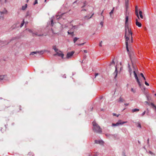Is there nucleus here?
Masks as SVG:
<instances>
[{"label":"nucleus","instance_id":"obj_1","mask_svg":"<svg viewBox=\"0 0 156 156\" xmlns=\"http://www.w3.org/2000/svg\"><path fill=\"white\" fill-rule=\"evenodd\" d=\"M125 37L126 39V41H128L129 40V37H131V41L132 42L133 41V37H132V33L131 32V29L129 27H125Z\"/></svg>","mask_w":156,"mask_h":156},{"label":"nucleus","instance_id":"obj_2","mask_svg":"<svg viewBox=\"0 0 156 156\" xmlns=\"http://www.w3.org/2000/svg\"><path fill=\"white\" fill-rule=\"evenodd\" d=\"M92 124L93 126L92 129L94 132L98 133H102V129L95 121L93 122Z\"/></svg>","mask_w":156,"mask_h":156},{"label":"nucleus","instance_id":"obj_3","mask_svg":"<svg viewBox=\"0 0 156 156\" xmlns=\"http://www.w3.org/2000/svg\"><path fill=\"white\" fill-rule=\"evenodd\" d=\"M127 122L126 121L122 122L121 120H119L116 123H112V126H118L120 125H122Z\"/></svg>","mask_w":156,"mask_h":156},{"label":"nucleus","instance_id":"obj_4","mask_svg":"<svg viewBox=\"0 0 156 156\" xmlns=\"http://www.w3.org/2000/svg\"><path fill=\"white\" fill-rule=\"evenodd\" d=\"M133 67L134 69V70L133 71V72L134 73L135 77L136 79V81L137 82V83H138V85H139V86L140 87L141 85V83H140L139 81V80L137 77V75L135 72V70H136L135 66H133Z\"/></svg>","mask_w":156,"mask_h":156},{"label":"nucleus","instance_id":"obj_5","mask_svg":"<svg viewBox=\"0 0 156 156\" xmlns=\"http://www.w3.org/2000/svg\"><path fill=\"white\" fill-rule=\"evenodd\" d=\"M58 55L59 57H61L62 58H64V54L62 53V52L59 51L57 52L56 54L54 55V56Z\"/></svg>","mask_w":156,"mask_h":156},{"label":"nucleus","instance_id":"obj_6","mask_svg":"<svg viewBox=\"0 0 156 156\" xmlns=\"http://www.w3.org/2000/svg\"><path fill=\"white\" fill-rule=\"evenodd\" d=\"M74 53V52L73 51H72L71 52H68L67 53L66 57V58L68 59L69 58H71V57L73 55Z\"/></svg>","mask_w":156,"mask_h":156},{"label":"nucleus","instance_id":"obj_7","mask_svg":"<svg viewBox=\"0 0 156 156\" xmlns=\"http://www.w3.org/2000/svg\"><path fill=\"white\" fill-rule=\"evenodd\" d=\"M6 12L7 10L5 9L2 11H0V19L3 18L4 15L6 13Z\"/></svg>","mask_w":156,"mask_h":156},{"label":"nucleus","instance_id":"obj_8","mask_svg":"<svg viewBox=\"0 0 156 156\" xmlns=\"http://www.w3.org/2000/svg\"><path fill=\"white\" fill-rule=\"evenodd\" d=\"M128 20H129L128 16H127V14H126L125 27H129V23L128 22Z\"/></svg>","mask_w":156,"mask_h":156},{"label":"nucleus","instance_id":"obj_9","mask_svg":"<svg viewBox=\"0 0 156 156\" xmlns=\"http://www.w3.org/2000/svg\"><path fill=\"white\" fill-rule=\"evenodd\" d=\"M44 53V51H34L33 52H31L30 55H34V54H36L37 53H39V54L40 55H42Z\"/></svg>","mask_w":156,"mask_h":156},{"label":"nucleus","instance_id":"obj_10","mask_svg":"<svg viewBox=\"0 0 156 156\" xmlns=\"http://www.w3.org/2000/svg\"><path fill=\"white\" fill-rule=\"evenodd\" d=\"M115 70L114 73H113V75L114 76V78L115 79L117 76L118 74V71L117 70V66H115Z\"/></svg>","mask_w":156,"mask_h":156},{"label":"nucleus","instance_id":"obj_11","mask_svg":"<svg viewBox=\"0 0 156 156\" xmlns=\"http://www.w3.org/2000/svg\"><path fill=\"white\" fill-rule=\"evenodd\" d=\"M135 14L138 19H140L138 13V6H136L135 7Z\"/></svg>","mask_w":156,"mask_h":156},{"label":"nucleus","instance_id":"obj_12","mask_svg":"<svg viewBox=\"0 0 156 156\" xmlns=\"http://www.w3.org/2000/svg\"><path fill=\"white\" fill-rule=\"evenodd\" d=\"M95 144H103L104 142L102 140H95Z\"/></svg>","mask_w":156,"mask_h":156},{"label":"nucleus","instance_id":"obj_13","mask_svg":"<svg viewBox=\"0 0 156 156\" xmlns=\"http://www.w3.org/2000/svg\"><path fill=\"white\" fill-rule=\"evenodd\" d=\"M136 25L139 27H141L142 26L141 24L140 23L138 22V20L137 19H136Z\"/></svg>","mask_w":156,"mask_h":156},{"label":"nucleus","instance_id":"obj_14","mask_svg":"<svg viewBox=\"0 0 156 156\" xmlns=\"http://www.w3.org/2000/svg\"><path fill=\"white\" fill-rule=\"evenodd\" d=\"M129 4V0H125V6L126 7V11L128 8V5Z\"/></svg>","mask_w":156,"mask_h":156},{"label":"nucleus","instance_id":"obj_15","mask_svg":"<svg viewBox=\"0 0 156 156\" xmlns=\"http://www.w3.org/2000/svg\"><path fill=\"white\" fill-rule=\"evenodd\" d=\"M125 100L123 99V98L122 97H120L119 99V101H118V102H122L124 101H125Z\"/></svg>","mask_w":156,"mask_h":156},{"label":"nucleus","instance_id":"obj_16","mask_svg":"<svg viewBox=\"0 0 156 156\" xmlns=\"http://www.w3.org/2000/svg\"><path fill=\"white\" fill-rule=\"evenodd\" d=\"M78 28V26L77 25L73 26L72 28L71 29V30H75L77 29Z\"/></svg>","mask_w":156,"mask_h":156},{"label":"nucleus","instance_id":"obj_17","mask_svg":"<svg viewBox=\"0 0 156 156\" xmlns=\"http://www.w3.org/2000/svg\"><path fill=\"white\" fill-rule=\"evenodd\" d=\"M105 135L108 137H110V136L115 137L116 136V135H112L109 134H105Z\"/></svg>","mask_w":156,"mask_h":156},{"label":"nucleus","instance_id":"obj_18","mask_svg":"<svg viewBox=\"0 0 156 156\" xmlns=\"http://www.w3.org/2000/svg\"><path fill=\"white\" fill-rule=\"evenodd\" d=\"M52 48L55 50L56 53L58 52V49L56 48V46L55 45L53 46Z\"/></svg>","mask_w":156,"mask_h":156},{"label":"nucleus","instance_id":"obj_19","mask_svg":"<svg viewBox=\"0 0 156 156\" xmlns=\"http://www.w3.org/2000/svg\"><path fill=\"white\" fill-rule=\"evenodd\" d=\"M139 111V109L138 108H135L132 110V112L133 113H134L136 112H138Z\"/></svg>","mask_w":156,"mask_h":156},{"label":"nucleus","instance_id":"obj_20","mask_svg":"<svg viewBox=\"0 0 156 156\" xmlns=\"http://www.w3.org/2000/svg\"><path fill=\"white\" fill-rule=\"evenodd\" d=\"M43 34H38V33L37 32H36L35 33H34V34H33V35L34 36V35H36V36H41L43 35Z\"/></svg>","mask_w":156,"mask_h":156},{"label":"nucleus","instance_id":"obj_21","mask_svg":"<svg viewBox=\"0 0 156 156\" xmlns=\"http://www.w3.org/2000/svg\"><path fill=\"white\" fill-rule=\"evenodd\" d=\"M142 13V11H140L139 12V15H140V17L141 19H143V16Z\"/></svg>","mask_w":156,"mask_h":156},{"label":"nucleus","instance_id":"obj_22","mask_svg":"<svg viewBox=\"0 0 156 156\" xmlns=\"http://www.w3.org/2000/svg\"><path fill=\"white\" fill-rule=\"evenodd\" d=\"M126 50L128 52L129 51V50L128 48V41H126Z\"/></svg>","mask_w":156,"mask_h":156},{"label":"nucleus","instance_id":"obj_23","mask_svg":"<svg viewBox=\"0 0 156 156\" xmlns=\"http://www.w3.org/2000/svg\"><path fill=\"white\" fill-rule=\"evenodd\" d=\"M128 68L129 69V71L130 73V75H131L132 73V70L131 69L130 66L129 65L128 66Z\"/></svg>","mask_w":156,"mask_h":156},{"label":"nucleus","instance_id":"obj_24","mask_svg":"<svg viewBox=\"0 0 156 156\" xmlns=\"http://www.w3.org/2000/svg\"><path fill=\"white\" fill-rule=\"evenodd\" d=\"M114 7H113V9L112 10H111V12H110L109 13V14H110V16L111 17V18H112V14L113 13V11H114Z\"/></svg>","mask_w":156,"mask_h":156},{"label":"nucleus","instance_id":"obj_25","mask_svg":"<svg viewBox=\"0 0 156 156\" xmlns=\"http://www.w3.org/2000/svg\"><path fill=\"white\" fill-rule=\"evenodd\" d=\"M94 13H93L92 14V15H91V16H90V17H89V16H84V18L85 19H90V18H91L92 17V16H93V15H94Z\"/></svg>","mask_w":156,"mask_h":156},{"label":"nucleus","instance_id":"obj_26","mask_svg":"<svg viewBox=\"0 0 156 156\" xmlns=\"http://www.w3.org/2000/svg\"><path fill=\"white\" fill-rule=\"evenodd\" d=\"M27 4H26L24 6H23L22 8V10H25L27 7Z\"/></svg>","mask_w":156,"mask_h":156},{"label":"nucleus","instance_id":"obj_27","mask_svg":"<svg viewBox=\"0 0 156 156\" xmlns=\"http://www.w3.org/2000/svg\"><path fill=\"white\" fill-rule=\"evenodd\" d=\"M136 124L138 127H139L140 128H141V124L140 122H137Z\"/></svg>","mask_w":156,"mask_h":156},{"label":"nucleus","instance_id":"obj_28","mask_svg":"<svg viewBox=\"0 0 156 156\" xmlns=\"http://www.w3.org/2000/svg\"><path fill=\"white\" fill-rule=\"evenodd\" d=\"M150 105H151L152 107L156 109V106L153 103H150Z\"/></svg>","mask_w":156,"mask_h":156},{"label":"nucleus","instance_id":"obj_29","mask_svg":"<svg viewBox=\"0 0 156 156\" xmlns=\"http://www.w3.org/2000/svg\"><path fill=\"white\" fill-rule=\"evenodd\" d=\"M67 33L68 34H71L72 36H73L74 34L73 31L70 32L69 31H68Z\"/></svg>","mask_w":156,"mask_h":156},{"label":"nucleus","instance_id":"obj_30","mask_svg":"<svg viewBox=\"0 0 156 156\" xmlns=\"http://www.w3.org/2000/svg\"><path fill=\"white\" fill-rule=\"evenodd\" d=\"M79 39V38L75 37L74 38L73 42L74 43H75Z\"/></svg>","mask_w":156,"mask_h":156},{"label":"nucleus","instance_id":"obj_31","mask_svg":"<svg viewBox=\"0 0 156 156\" xmlns=\"http://www.w3.org/2000/svg\"><path fill=\"white\" fill-rule=\"evenodd\" d=\"M24 20H23V21L22 23L21 24V25L20 26V27H22L24 25Z\"/></svg>","mask_w":156,"mask_h":156},{"label":"nucleus","instance_id":"obj_32","mask_svg":"<svg viewBox=\"0 0 156 156\" xmlns=\"http://www.w3.org/2000/svg\"><path fill=\"white\" fill-rule=\"evenodd\" d=\"M140 75L144 79V80H146V79H145V77L144 76V75L143 74V73H140Z\"/></svg>","mask_w":156,"mask_h":156},{"label":"nucleus","instance_id":"obj_33","mask_svg":"<svg viewBox=\"0 0 156 156\" xmlns=\"http://www.w3.org/2000/svg\"><path fill=\"white\" fill-rule=\"evenodd\" d=\"M149 153L152 155H154L155 154L151 151H149Z\"/></svg>","mask_w":156,"mask_h":156},{"label":"nucleus","instance_id":"obj_34","mask_svg":"<svg viewBox=\"0 0 156 156\" xmlns=\"http://www.w3.org/2000/svg\"><path fill=\"white\" fill-rule=\"evenodd\" d=\"M4 77V76H0V80H2Z\"/></svg>","mask_w":156,"mask_h":156},{"label":"nucleus","instance_id":"obj_35","mask_svg":"<svg viewBox=\"0 0 156 156\" xmlns=\"http://www.w3.org/2000/svg\"><path fill=\"white\" fill-rule=\"evenodd\" d=\"M81 12H83V11H87V10L86 9H85L83 8H81Z\"/></svg>","mask_w":156,"mask_h":156},{"label":"nucleus","instance_id":"obj_36","mask_svg":"<svg viewBox=\"0 0 156 156\" xmlns=\"http://www.w3.org/2000/svg\"><path fill=\"white\" fill-rule=\"evenodd\" d=\"M114 64H115V62H114L113 60L112 61V62L110 64V65L111 66V65H114Z\"/></svg>","mask_w":156,"mask_h":156},{"label":"nucleus","instance_id":"obj_37","mask_svg":"<svg viewBox=\"0 0 156 156\" xmlns=\"http://www.w3.org/2000/svg\"><path fill=\"white\" fill-rule=\"evenodd\" d=\"M146 112V111H145L143 113L141 114V116H143Z\"/></svg>","mask_w":156,"mask_h":156},{"label":"nucleus","instance_id":"obj_38","mask_svg":"<svg viewBox=\"0 0 156 156\" xmlns=\"http://www.w3.org/2000/svg\"><path fill=\"white\" fill-rule=\"evenodd\" d=\"M147 144H148V145L149 147L150 146V145L149 144V139H148L147 140Z\"/></svg>","mask_w":156,"mask_h":156},{"label":"nucleus","instance_id":"obj_39","mask_svg":"<svg viewBox=\"0 0 156 156\" xmlns=\"http://www.w3.org/2000/svg\"><path fill=\"white\" fill-rule=\"evenodd\" d=\"M28 31L29 32H30V33H31L32 34H34V33H33L32 31L31 30H30V29H28Z\"/></svg>","mask_w":156,"mask_h":156},{"label":"nucleus","instance_id":"obj_40","mask_svg":"<svg viewBox=\"0 0 156 156\" xmlns=\"http://www.w3.org/2000/svg\"><path fill=\"white\" fill-rule=\"evenodd\" d=\"M37 3V0H35V2L34 3V5H35Z\"/></svg>","mask_w":156,"mask_h":156},{"label":"nucleus","instance_id":"obj_41","mask_svg":"<svg viewBox=\"0 0 156 156\" xmlns=\"http://www.w3.org/2000/svg\"><path fill=\"white\" fill-rule=\"evenodd\" d=\"M131 91L133 92L134 93H135L136 92V90L133 89V88H131Z\"/></svg>","mask_w":156,"mask_h":156},{"label":"nucleus","instance_id":"obj_42","mask_svg":"<svg viewBox=\"0 0 156 156\" xmlns=\"http://www.w3.org/2000/svg\"><path fill=\"white\" fill-rule=\"evenodd\" d=\"M147 112H146V114H147V115H148L149 112V110H148V108H147Z\"/></svg>","mask_w":156,"mask_h":156},{"label":"nucleus","instance_id":"obj_43","mask_svg":"<svg viewBox=\"0 0 156 156\" xmlns=\"http://www.w3.org/2000/svg\"><path fill=\"white\" fill-rule=\"evenodd\" d=\"M86 5H85V4H83V6H82L81 7V8H84V7H85V6H86Z\"/></svg>","mask_w":156,"mask_h":156},{"label":"nucleus","instance_id":"obj_44","mask_svg":"<svg viewBox=\"0 0 156 156\" xmlns=\"http://www.w3.org/2000/svg\"><path fill=\"white\" fill-rule=\"evenodd\" d=\"M145 84L147 85V86H149V84L148 83H147V82L145 81Z\"/></svg>","mask_w":156,"mask_h":156},{"label":"nucleus","instance_id":"obj_45","mask_svg":"<svg viewBox=\"0 0 156 156\" xmlns=\"http://www.w3.org/2000/svg\"><path fill=\"white\" fill-rule=\"evenodd\" d=\"M113 115L114 116H117V117H118V116H119V115H117L116 114L114 113H113Z\"/></svg>","mask_w":156,"mask_h":156},{"label":"nucleus","instance_id":"obj_46","mask_svg":"<svg viewBox=\"0 0 156 156\" xmlns=\"http://www.w3.org/2000/svg\"><path fill=\"white\" fill-rule=\"evenodd\" d=\"M60 18V16H56V18L57 19H58Z\"/></svg>","mask_w":156,"mask_h":156},{"label":"nucleus","instance_id":"obj_47","mask_svg":"<svg viewBox=\"0 0 156 156\" xmlns=\"http://www.w3.org/2000/svg\"><path fill=\"white\" fill-rule=\"evenodd\" d=\"M51 24L52 25V26H53V24H54V23H53V20L52 19L51 20Z\"/></svg>","mask_w":156,"mask_h":156},{"label":"nucleus","instance_id":"obj_48","mask_svg":"<svg viewBox=\"0 0 156 156\" xmlns=\"http://www.w3.org/2000/svg\"><path fill=\"white\" fill-rule=\"evenodd\" d=\"M84 44V43H81V44H78V45H83Z\"/></svg>","mask_w":156,"mask_h":156},{"label":"nucleus","instance_id":"obj_49","mask_svg":"<svg viewBox=\"0 0 156 156\" xmlns=\"http://www.w3.org/2000/svg\"><path fill=\"white\" fill-rule=\"evenodd\" d=\"M102 42V41H101V42H100V44H99V45L101 47L102 46V44H101Z\"/></svg>","mask_w":156,"mask_h":156},{"label":"nucleus","instance_id":"obj_50","mask_svg":"<svg viewBox=\"0 0 156 156\" xmlns=\"http://www.w3.org/2000/svg\"><path fill=\"white\" fill-rule=\"evenodd\" d=\"M103 22H101L100 23V24L102 26H103Z\"/></svg>","mask_w":156,"mask_h":156},{"label":"nucleus","instance_id":"obj_51","mask_svg":"<svg viewBox=\"0 0 156 156\" xmlns=\"http://www.w3.org/2000/svg\"><path fill=\"white\" fill-rule=\"evenodd\" d=\"M99 75V74L98 73H96L95 74V77H96L97 76Z\"/></svg>","mask_w":156,"mask_h":156},{"label":"nucleus","instance_id":"obj_52","mask_svg":"<svg viewBox=\"0 0 156 156\" xmlns=\"http://www.w3.org/2000/svg\"><path fill=\"white\" fill-rule=\"evenodd\" d=\"M145 102H146V103L147 104H148V105H150V103H149L147 101H145Z\"/></svg>","mask_w":156,"mask_h":156},{"label":"nucleus","instance_id":"obj_53","mask_svg":"<svg viewBox=\"0 0 156 156\" xmlns=\"http://www.w3.org/2000/svg\"><path fill=\"white\" fill-rule=\"evenodd\" d=\"M83 4H85V5H86V1H84V2H83Z\"/></svg>","mask_w":156,"mask_h":156},{"label":"nucleus","instance_id":"obj_54","mask_svg":"<svg viewBox=\"0 0 156 156\" xmlns=\"http://www.w3.org/2000/svg\"><path fill=\"white\" fill-rule=\"evenodd\" d=\"M83 51L84 52L87 53V51L86 50H83Z\"/></svg>","mask_w":156,"mask_h":156},{"label":"nucleus","instance_id":"obj_55","mask_svg":"<svg viewBox=\"0 0 156 156\" xmlns=\"http://www.w3.org/2000/svg\"><path fill=\"white\" fill-rule=\"evenodd\" d=\"M86 57H87L86 55H84L83 58H84L85 59L86 58Z\"/></svg>","mask_w":156,"mask_h":156},{"label":"nucleus","instance_id":"obj_56","mask_svg":"<svg viewBox=\"0 0 156 156\" xmlns=\"http://www.w3.org/2000/svg\"><path fill=\"white\" fill-rule=\"evenodd\" d=\"M103 11H103H103H102V12H101V16H103V15H102V13H103Z\"/></svg>","mask_w":156,"mask_h":156},{"label":"nucleus","instance_id":"obj_57","mask_svg":"<svg viewBox=\"0 0 156 156\" xmlns=\"http://www.w3.org/2000/svg\"><path fill=\"white\" fill-rule=\"evenodd\" d=\"M4 1V0H0V2H2L3 1ZM5 2H6V0H5Z\"/></svg>","mask_w":156,"mask_h":156},{"label":"nucleus","instance_id":"obj_58","mask_svg":"<svg viewBox=\"0 0 156 156\" xmlns=\"http://www.w3.org/2000/svg\"><path fill=\"white\" fill-rule=\"evenodd\" d=\"M129 105V104H127V103H126V104H125V105H126V106H127V105Z\"/></svg>","mask_w":156,"mask_h":156},{"label":"nucleus","instance_id":"obj_59","mask_svg":"<svg viewBox=\"0 0 156 156\" xmlns=\"http://www.w3.org/2000/svg\"><path fill=\"white\" fill-rule=\"evenodd\" d=\"M76 2H77V1H75V2H73V3H76Z\"/></svg>","mask_w":156,"mask_h":156},{"label":"nucleus","instance_id":"obj_60","mask_svg":"<svg viewBox=\"0 0 156 156\" xmlns=\"http://www.w3.org/2000/svg\"><path fill=\"white\" fill-rule=\"evenodd\" d=\"M138 143H139V144H140V141H138Z\"/></svg>","mask_w":156,"mask_h":156},{"label":"nucleus","instance_id":"obj_61","mask_svg":"<svg viewBox=\"0 0 156 156\" xmlns=\"http://www.w3.org/2000/svg\"><path fill=\"white\" fill-rule=\"evenodd\" d=\"M28 1H29V0H27V2H28Z\"/></svg>","mask_w":156,"mask_h":156},{"label":"nucleus","instance_id":"obj_62","mask_svg":"<svg viewBox=\"0 0 156 156\" xmlns=\"http://www.w3.org/2000/svg\"><path fill=\"white\" fill-rule=\"evenodd\" d=\"M47 0H44V2H46Z\"/></svg>","mask_w":156,"mask_h":156},{"label":"nucleus","instance_id":"obj_63","mask_svg":"<svg viewBox=\"0 0 156 156\" xmlns=\"http://www.w3.org/2000/svg\"><path fill=\"white\" fill-rule=\"evenodd\" d=\"M144 149H146L145 148V147H144Z\"/></svg>","mask_w":156,"mask_h":156},{"label":"nucleus","instance_id":"obj_64","mask_svg":"<svg viewBox=\"0 0 156 156\" xmlns=\"http://www.w3.org/2000/svg\"><path fill=\"white\" fill-rule=\"evenodd\" d=\"M154 95L156 96V94H154Z\"/></svg>","mask_w":156,"mask_h":156}]
</instances>
